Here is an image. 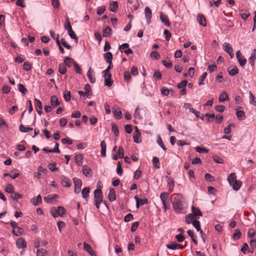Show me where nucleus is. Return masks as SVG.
Listing matches in <instances>:
<instances>
[{
    "instance_id": "nucleus-1",
    "label": "nucleus",
    "mask_w": 256,
    "mask_h": 256,
    "mask_svg": "<svg viewBox=\"0 0 256 256\" xmlns=\"http://www.w3.org/2000/svg\"><path fill=\"white\" fill-rule=\"evenodd\" d=\"M172 207L176 213H182L184 209L182 202V195L176 194H174L173 199Z\"/></svg>"
},
{
    "instance_id": "nucleus-2",
    "label": "nucleus",
    "mask_w": 256,
    "mask_h": 256,
    "mask_svg": "<svg viewBox=\"0 0 256 256\" xmlns=\"http://www.w3.org/2000/svg\"><path fill=\"white\" fill-rule=\"evenodd\" d=\"M228 181L234 190L237 191L241 187L242 182L240 180H236V174L234 172L231 173L228 176Z\"/></svg>"
},
{
    "instance_id": "nucleus-3",
    "label": "nucleus",
    "mask_w": 256,
    "mask_h": 256,
    "mask_svg": "<svg viewBox=\"0 0 256 256\" xmlns=\"http://www.w3.org/2000/svg\"><path fill=\"white\" fill-rule=\"evenodd\" d=\"M103 202L102 194L100 189H96L94 191V204L97 209L100 208V204Z\"/></svg>"
},
{
    "instance_id": "nucleus-4",
    "label": "nucleus",
    "mask_w": 256,
    "mask_h": 256,
    "mask_svg": "<svg viewBox=\"0 0 256 256\" xmlns=\"http://www.w3.org/2000/svg\"><path fill=\"white\" fill-rule=\"evenodd\" d=\"M224 50L228 53L230 57L232 58L234 57L233 49L232 46L228 42H224L223 44Z\"/></svg>"
},
{
    "instance_id": "nucleus-5",
    "label": "nucleus",
    "mask_w": 256,
    "mask_h": 256,
    "mask_svg": "<svg viewBox=\"0 0 256 256\" xmlns=\"http://www.w3.org/2000/svg\"><path fill=\"white\" fill-rule=\"evenodd\" d=\"M73 181L74 184V192L78 194L80 191L82 186V180L76 178H73Z\"/></svg>"
},
{
    "instance_id": "nucleus-6",
    "label": "nucleus",
    "mask_w": 256,
    "mask_h": 256,
    "mask_svg": "<svg viewBox=\"0 0 256 256\" xmlns=\"http://www.w3.org/2000/svg\"><path fill=\"white\" fill-rule=\"evenodd\" d=\"M16 245L18 249L26 247V242L23 238H18L16 241Z\"/></svg>"
},
{
    "instance_id": "nucleus-7",
    "label": "nucleus",
    "mask_w": 256,
    "mask_h": 256,
    "mask_svg": "<svg viewBox=\"0 0 256 256\" xmlns=\"http://www.w3.org/2000/svg\"><path fill=\"white\" fill-rule=\"evenodd\" d=\"M112 112L114 116L117 119H120L122 117V112L118 106H114L112 108Z\"/></svg>"
},
{
    "instance_id": "nucleus-8",
    "label": "nucleus",
    "mask_w": 256,
    "mask_h": 256,
    "mask_svg": "<svg viewBox=\"0 0 256 256\" xmlns=\"http://www.w3.org/2000/svg\"><path fill=\"white\" fill-rule=\"evenodd\" d=\"M169 194L168 192H164L161 193L160 195V198L162 203L167 204L170 202V198H169Z\"/></svg>"
},
{
    "instance_id": "nucleus-9",
    "label": "nucleus",
    "mask_w": 256,
    "mask_h": 256,
    "mask_svg": "<svg viewBox=\"0 0 256 256\" xmlns=\"http://www.w3.org/2000/svg\"><path fill=\"white\" fill-rule=\"evenodd\" d=\"M167 182V188L169 190L172 191L174 188V180L172 178L166 176Z\"/></svg>"
},
{
    "instance_id": "nucleus-10",
    "label": "nucleus",
    "mask_w": 256,
    "mask_h": 256,
    "mask_svg": "<svg viewBox=\"0 0 256 256\" xmlns=\"http://www.w3.org/2000/svg\"><path fill=\"white\" fill-rule=\"evenodd\" d=\"M112 75L111 74H108L103 75L104 78V82L106 86L110 87L113 84V80H111Z\"/></svg>"
},
{
    "instance_id": "nucleus-11",
    "label": "nucleus",
    "mask_w": 256,
    "mask_h": 256,
    "mask_svg": "<svg viewBox=\"0 0 256 256\" xmlns=\"http://www.w3.org/2000/svg\"><path fill=\"white\" fill-rule=\"evenodd\" d=\"M160 18L161 22L162 23H164L166 26L169 27L170 26V22L166 14H163L162 12H160Z\"/></svg>"
},
{
    "instance_id": "nucleus-12",
    "label": "nucleus",
    "mask_w": 256,
    "mask_h": 256,
    "mask_svg": "<svg viewBox=\"0 0 256 256\" xmlns=\"http://www.w3.org/2000/svg\"><path fill=\"white\" fill-rule=\"evenodd\" d=\"M197 218H199L195 217L192 214H187L185 218V220L187 224H192L194 221H196Z\"/></svg>"
},
{
    "instance_id": "nucleus-13",
    "label": "nucleus",
    "mask_w": 256,
    "mask_h": 256,
    "mask_svg": "<svg viewBox=\"0 0 256 256\" xmlns=\"http://www.w3.org/2000/svg\"><path fill=\"white\" fill-rule=\"evenodd\" d=\"M144 14L146 19V22L149 24L151 22L152 16L151 10L148 7H146L144 9Z\"/></svg>"
},
{
    "instance_id": "nucleus-14",
    "label": "nucleus",
    "mask_w": 256,
    "mask_h": 256,
    "mask_svg": "<svg viewBox=\"0 0 256 256\" xmlns=\"http://www.w3.org/2000/svg\"><path fill=\"white\" fill-rule=\"evenodd\" d=\"M196 18L200 25L203 26H206V19L203 14H198L196 16Z\"/></svg>"
},
{
    "instance_id": "nucleus-15",
    "label": "nucleus",
    "mask_w": 256,
    "mask_h": 256,
    "mask_svg": "<svg viewBox=\"0 0 256 256\" xmlns=\"http://www.w3.org/2000/svg\"><path fill=\"white\" fill-rule=\"evenodd\" d=\"M228 74L231 76H234L238 74L239 72L238 68L236 66L229 67L228 68Z\"/></svg>"
},
{
    "instance_id": "nucleus-16",
    "label": "nucleus",
    "mask_w": 256,
    "mask_h": 256,
    "mask_svg": "<svg viewBox=\"0 0 256 256\" xmlns=\"http://www.w3.org/2000/svg\"><path fill=\"white\" fill-rule=\"evenodd\" d=\"M58 198V196L56 194H49L48 196L44 197V200L47 203H51L54 201V200Z\"/></svg>"
},
{
    "instance_id": "nucleus-17",
    "label": "nucleus",
    "mask_w": 256,
    "mask_h": 256,
    "mask_svg": "<svg viewBox=\"0 0 256 256\" xmlns=\"http://www.w3.org/2000/svg\"><path fill=\"white\" fill-rule=\"evenodd\" d=\"M50 102L53 108L58 106L60 104V102L58 100V98L56 96H52L51 97Z\"/></svg>"
},
{
    "instance_id": "nucleus-18",
    "label": "nucleus",
    "mask_w": 256,
    "mask_h": 256,
    "mask_svg": "<svg viewBox=\"0 0 256 256\" xmlns=\"http://www.w3.org/2000/svg\"><path fill=\"white\" fill-rule=\"evenodd\" d=\"M60 183L64 187L70 188L71 186L70 180L64 176H62Z\"/></svg>"
},
{
    "instance_id": "nucleus-19",
    "label": "nucleus",
    "mask_w": 256,
    "mask_h": 256,
    "mask_svg": "<svg viewBox=\"0 0 256 256\" xmlns=\"http://www.w3.org/2000/svg\"><path fill=\"white\" fill-rule=\"evenodd\" d=\"M192 214L195 217L198 218V216H202V214L200 208L194 206H192Z\"/></svg>"
},
{
    "instance_id": "nucleus-20",
    "label": "nucleus",
    "mask_w": 256,
    "mask_h": 256,
    "mask_svg": "<svg viewBox=\"0 0 256 256\" xmlns=\"http://www.w3.org/2000/svg\"><path fill=\"white\" fill-rule=\"evenodd\" d=\"M84 248L85 250L88 252L90 255L92 256H96V254L94 253L92 249V248L91 246L88 244H86V242L84 244Z\"/></svg>"
},
{
    "instance_id": "nucleus-21",
    "label": "nucleus",
    "mask_w": 256,
    "mask_h": 256,
    "mask_svg": "<svg viewBox=\"0 0 256 256\" xmlns=\"http://www.w3.org/2000/svg\"><path fill=\"white\" fill-rule=\"evenodd\" d=\"M30 202L35 206L39 205L42 202V197L40 195H38L36 198H33L31 199Z\"/></svg>"
},
{
    "instance_id": "nucleus-22",
    "label": "nucleus",
    "mask_w": 256,
    "mask_h": 256,
    "mask_svg": "<svg viewBox=\"0 0 256 256\" xmlns=\"http://www.w3.org/2000/svg\"><path fill=\"white\" fill-rule=\"evenodd\" d=\"M118 8V2L116 1H112L110 4V12H115Z\"/></svg>"
},
{
    "instance_id": "nucleus-23",
    "label": "nucleus",
    "mask_w": 256,
    "mask_h": 256,
    "mask_svg": "<svg viewBox=\"0 0 256 256\" xmlns=\"http://www.w3.org/2000/svg\"><path fill=\"white\" fill-rule=\"evenodd\" d=\"M116 194L114 188L110 189L108 198L110 202H113L116 200Z\"/></svg>"
},
{
    "instance_id": "nucleus-24",
    "label": "nucleus",
    "mask_w": 256,
    "mask_h": 256,
    "mask_svg": "<svg viewBox=\"0 0 256 256\" xmlns=\"http://www.w3.org/2000/svg\"><path fill=\"white\" fill-rule=\"evenodd\" d=\"M100 147H101V154L103 157H105L106 156V144L105 141L102 140L100 142Z\"/></svg>"
},
{
    "instance_id": "nucleus-25",
    "label": "nucleus",
    "mask_w": 256,
    "mask_h": 256,
    "mask_svg": "<svg viewBox=\"0 0 256 256\" xmlns=\"http://www.w3.org/2000/svg\"><path fill=\"white\" fill-rule=\"evenodd\" d=\"M90 188L89 187H85L82 190V198L87 200V198L89 196Z\"/></svg>"
},
{
    "instance_id": "nucleus-26",
    "label": "nucleus",
    "mask_w": 256,
    "mask_h": 256,
    "mask_svg": "<svg viewBox=\"0 0 256 256\" xmlns=\"http://www.w3.org/2000/svg\"><path fill=\"white\" fill-rule=\"evenodd\" d=\"M75 62V60L69 57H66L64 60V64L66 66L68 67H70L72 64H74V62Z\"/></svg>"
},
{
    "instance_id": "nucleus-27",
    "label": "nucleus",
    "mask_w": 256,
    "mask_h": 256,
    "mask_svg": "<svg viewBox=\"0 0 256 256\" xmlns=\"http://www.w3.org/2000/svg\"><path fill=\"white\" fill-rule=\"evenodd\" d=\"M82 172L85 176H88L92 174V170L88 166L84 165L82 167Z\"/></svg>"
},
{
    "instance_id": "nucleus-28",
    "label": "nucleus",
    "mask_w": 256,
    "mask_h": 256,
    "mask_svg": "<svg viewBox=\"0 0 256 256\" xmlns=\"http://www.w3.org/2000/svg\"><path fill=\"white\" fill-rule=\"evenodd\" d=\"M219 102H223L228 100V96L225 91H223L219 96Z\"/></svg>"
},
{
    "instance_id": "nucleus-29",
    "label": "nucleus",
    "mask_w": 256,
    "mask_h": 256,
    "mask_svg": "<svg viewBox=\"0 0 256 256\" xmlns=\"http://www.w3.org/2000/svg\"><path fill=\"white\" fill-rule=\"evenodd\" d=\"M92 72L91 71V68H90L89 70L87 72V76L88 78L89 81L93 84L96 82V78L94 76H92Z\"/></svg>"
},
{
    "instance_id": "nucleus-30",
    "label": "nucleus",
    "mask_w": 256,
    "mask_h": 256,
    "mask_svg": "<svg viewBox=\"0 0 256 256\" xmlns=\"http://www.w3.org/2000/svg\"><path fill=\"white\" fill-rule=\"evenodd\" d=\"M12 234L16 236H20L24 233V230L20 227H18L15 230H12Z\"/></svg>"
},
{
    "instance_id": "nucleus-31",
    "label": "nucleus",
    "mask_w": 256,
    "mask_h": 256,
    "mask_svg": "<svg viewBox=\"0 0 256 256\" xmlns=\"http://www.w3.org/2000/svg\"><path fill=\"white\" fill-rule=\"evenodd\" d=\"M104 58L106 62H112V54L110 52H107L104 54Z\"/></svg>"
},
{
    "instance_id": "nucleus-32",
    "label": "nucleus",
    "mask_w": 256,
    "mask_h": 256,
    "mask_svg": "<svg viewBox=\"0 0 256 256\" xmlns=\"http://www.w3.org/2000/svg\"><path fill=\"white\" fill-rule=\"evenodd\" d=\"M84 158V156L82 154H77L75 156L74 160L78 164L79 166L82 165V160Z\"/></svg>"
},
{
    "instance_id": "nucleus-33",
    "label": "nucleus",
    "mask_w": 256,
    "mask_h": 256,
    "mask_svg": "<svg viewBox=\"0 0 256 256\" xmlns=\"http://www.w3.org/2000/svg\"><path fill=\"white\" fill-rule=\"evenodd\" d=\"M242 236V233L239 229L234 230V232L232 235V238L236 240L240 239Z\"/></svg>"
},
{
    "instance_id": "nucleus-34",
    "label": "nucleus",
    "mask_w": 256,
    "mask_h": 256,
    "mask_svg": "<svg viewBox=\"0 0 256 256\" xmlns=\"http://www.w3.org/2000/svg\"><path fill=\"white\" fill-rule=\"evenodd\" d=\"M102 32L104 36H108L112 34V30L109 26H106L104 28Z\"/></svg>"
},
{
    "instance_id": "nucleus-35",
    "label": "nucleus",
    "mask_w": 256,
    "mask_h": 256,
    "mask_svg": "<svg viewBox=\"0 0 256 256\" xmlns=\"http://www.w3.org/2000/svg\"><path fill=\"white\" fill-rule=\"evenodd\" d=\"M22 198V195L18 194V193H17V192H13L11 195H10V198L14 200V201H17L18 199H20Z\"/></svg>"
},
{
    "instance_id": "nucleus-36",
    "label": "nucleus",
    "mask_w": 256,
    "mask_h": 256,
    "mask_svg": "<svg viewBox=\"0 0 256 256\" xmlns=\"http://www.w3.org/2000/svg\"><path fill=\"white\" fill-rule=\"evenodd\" d=\"M58 70L60 74H64L66 72V68L64 64H60L58 65Z\"/></svg>"
},
{
    "instance_id": "nucleus-37",
    "label": "nucleus",
    "mask_w": 256,
    "mask_h": 256,
    "mask_svg": "<svg viewBox=\"0 0 256 256\" xmlns=\"http://www.w3.org/2000/svg\"><path fill=\"white\" fill-rule=\"evenodd\" d=\"M236 115L239 120H243L246 118L244 112L243 110H238L236 112Z\"/></svg>"
},
{
    "instance_id": "nucleus-38",
    "label": "nucleus",
    "mask_w": 256,
    "mask_h": 256,
    "mask_svg": "<svg viewBox=\"0 0 256 256\" xmlns=\"http://www.w3.org/2000/svg\"><path fill=\"white\" fill-rule=\"evenodd\" d=\"M240 14L241 16L242 19H243L244 20H246L250 15L249 12L246 10H240Z\"/></svg>"
},
{
    "instance_id": "nucleus-39",
    "label": "nucleus",
    "mask_w": 256,
    "mask_h": 256,
    "mask_svg": "<svg viewBox=\"0 0 256 256\" xmlns=\"http://www.w3.org/2000/svg\"><path fill=\"white\" fill-rule=\"evenodd\" d=\"M140 132H134L133 134L134 141L136 143H140L141 140L140 138Z\"/></svg>"
},
{
    "instance_id": "nucleus-40",
    "label": "nucleus",
    "mask_w": 256,
    "mask_h": 256,
    "mask_svg": "<svg viewBox=\"0 0 256 256\" xmlns=\"http://www.w3.org/2000/svg\"><path fill=\"white\" fill-rule=\"evenodd\" d=\"M5 192L7 193H10L11 194L14 192V187L10 184H8L5 188Z\"/></svg>"
},
{
    "instance_id": "nucleus-41",
    "label": "nucleus",
    "mask_w": 256,
    "mask_h": 256,
    "mask_svg": "<svg viewBox=\"0 0 256 256\" xmlns=\"http://www.w3.org/2000/svg\"><path fill=\"white\" fill-rule=\"evenodd\" d=\"M18 90L23 94H26L28 93V90L24 84H18Z\"/></svg>"
},
{
    "instance_id": "nucleus-42",
    "label": "nucleus",
    "mask_w": 256,
    "mask_h": 256,
    "mask_svg": "<svg viewBox=\"0 0 256 256\" xmlns=\"http://www.w3.org/2000/svg\"><path fill=\"white\" fill-rule=\"evenodd\" d=\"M8 128V124L2 118H0V129L7 130Z\"/></svg>"
},
{
    "instance_id": "nucleus-43",
    "label": "nucleus",
    "mask_w": 256,
    "mask_h": 256,
    "mask_svg": "<svg viewBox=\"0 0 256 256\" xmlns=\"http://www.w3.org/2000/svg\"><path fill=\"white\" fill-rule=\"evenodd\" d=\"M32 67V64L28 61L25 62L23 64V68L26 71L30 70Z\"/></svg>"
},
{
    "instance_id": "nucleus-44",
    "label": "nucleus",
    "mask_w": 256,
    "mask_h": 256,
    "mask_svg": "<svg viewBox=\"0 0 256 256\" xmlns=\"http://www.w3.org/2000/svg\"><path fill=\"white\" fill-rule=\"evenodd\" d=\"M33 129L31 128L26 127L23 124L20 126V130L23 132H28L30 131H32Z\"/></svg>"
},
{
    "instance_id": "nucleus-45",
    "label": "nucleus",
    "mask_w": 256,
    "mask_h": 256,
    "mask_svg": "<svg viewBox=\"0 0 256 256\" xmlns=\"http://www.w3.org/2000/svg\"><path fill=\"white\" fill-rule=\"evenodd\" d=\"M112 130L114 132L115 136H118V128L116 124L114 122L112 123Z\"/></svg>"
},
{
    "instance_id": "nucleus-46",
    "label": "nucleus",
    "mask_w": 256,
    "mask_h": 256,
    "mask_svg": "<svg viewBox=\"0 0 256 256\" xmlns=\"http://www.w3.org/2000/svg\"><path fill=\"white\" fill-rule=\"evenodd\" d=\"M157 142L158 145L164 150H166V148L164 144L163 143L162 138L158 135L157 138Z\"/></svg>"
},
{
    "instance_id": "nucleus-47",
    "label": "nucleus",
    "mask_w": 256,
    "mask_h": 256,
    "mask_svg": "<svg viewBox=\"0 0 256 256\" xmlns=\"http://www.w3.org/2000/svg\"><path fill=\"white\" fill-rule=\"evenodd\" d=\"M124 80L127 83H128L130 82L132 77H131L130 74L128 71H126L124 72Z\"/></svg>"
},
{
    "instance_id": "nucleus-48",
    "label": "nucleus",
    "mask_w": 256,
    "mask_h": 256,
    "mask_svg": "<svg viewBox=\"0 0 256 256\" xmlns=\"http://www.w3.org/2000/svg\"><path fill=\"white\" fill-rule=\"evenodd\" d=\"M150 56L152 58L155 60H158L160 58V55L156 51L153 50L150 52Z\"/></svg>"
},
{
    "instance_id": "nucleus-49",
    "label": "nucleus",
    "mask_w": 256,
    "mask_h": 256,
    "mask_svg": "<svg viewBox=\"0 0 256 256\" xmlns=\"http://www.w3.org/2000/svg\"><path fill=\"white\" fill-rule=\"evenodd\" d=\"M152 163L154 167L158 168H160V160L159 158L158 157H154L152 160Z\"/></svg>"
},
{
    "instance_id": "nucleus-50",
    "label": "nucleus",
    "mask_w": 256,
    "mask_h": 256,
    "mask_svg": "<svg viewBox=\"0 0 256 256\" xmlns=\"http://www.w3.org/2000/svg\"><path fill=\"white\" fill-rule=\"evenodd\" d=\"M192 224L198 232H200L202 231V230L200 228V221L196 220V221H194Z\"/></svg>"
},
{
    "instance_id": "nucleus-51",
    "label": "nucleus",
    "mask_w": 256,
    "mask_h": 256,
    "mask_svg": "<svg viewBox=\"0 0 256 256\" xmlns=\"http://www.w3.org/2000/svg\"><path fill=\"white\" fill-rule=\"evenodd\" d=\"M47 254V250L44 248H40L37 250L36 256H44Z\"/></svg>"
},
{
    "instance_id": "nucleus-52",
    "label": "nucleus",
    "mask_w": 256,
    "mask_h": 256,
    "mask_svg": "<svg viewBox=\"0 0 256 256\" xmlns=\"http://www.w3.org/2000/svg\"><path fill=\"white\" fill-rule=\"evenodd\" d=\"M122 162H118L117 164L116 172L118 175L122 176L123 172V170L122 168Z\"/></svg>"
},
{
    "instance_id": "nucleus-53",
    "label": "nucleus",
    "mask_w": 256,
    "mask_h": 256,
    "mask_svg": "<svg viewBox=\"0 0 256 256\" xmlns=\"http://www.w3.org/2000/svg\"><path fill=\"white\" fill-rule=\"evenodd\" d=\"M64 97L66 102L70 101L71 98L70 92L68 90H65L64 92Z\"/></svg>"
},
{
    "instance_id": "nucleus-54",
    "label": "nucleus",
    "mask_w": 256,
    "mask_h": 256,
    "mask_svg": "<svg viewBox=\"0 0 256 256\" xmlns=\"http://www.w3.org/2000/svg\"><path fill=\"white\" fill-rule=\"evenodd\" d=\"M64 28L68 31L72 30L70 21L68 16L66 18V23L64 24Z\"/></svg>"
},
{
    "instance_id": "nucleus-55",
    "label": "nucleus",
    "mask_w": 256,
    "mask_h": 256,
    "mask_svg": "<svg viewBox=\"0 0 256 256\" xmlns=\"http://www.w3.org/2000/svg\"><path fill=\"white\" fill-rule=\"evenodd\" d=\"M190 112H192V114H194L198 118H200L201 120H204L203 116L200 117V112L197 111L196 110L194 109L193 108H190Z\"/></svg>"
},
{
    "instance_id": "nucleus-56",
    "label": "nucleus",
    "mask_w": 256,
    "mask_h": 256,
    "mask_svg": "<svg viewBox=\"0 0 256 256\" xmlns=\"http://www.w3.org/2000/svg\"><path fill=\"white\" fill-rule=\"evenodd\" d=\"M207 75L208 74L206 72H204L202 73V75L199 78L198 85L200 86L202 84H204V83H203V81L206 79Z\"/></svg>"
},
{
    "instance_id": "nucleus-57",
    "label": "nucleus",
    "mask_w": 256,
    "mask_h": 256,
    "mask_svg": "<svg viewBox=\"0 0 256 256\" xmlns=\"http://www.w3.org/2000/svg\"><path fill=\"white\" fill-rule=\"evenodd\" d=\"M108 63L109 64L108 66V68L105 70H104L102 72V74L103 75L108 74H110V71L113 68V64H112V62H109Z\"/></svg>"
},
{
    "instance_id": "nucleus-58",
    "label": "nucleus",
    "mask_w": 256,
    "mask_h": 256,
    "mask_svg": "<svg viewBox=\"0 0 256 256\" xmlns=\"http://www.w3.org/2000/svg\"><path fill=\"white\" fill-rule=\"evenodd\" d=\"M56 210L58 216H62L65 214L66 210L63 206H59L58 207Z\"/></svg>"
},
{
    "instance_id": "nucleus-59",
    "label": "nucleus",
    "mask_w": 256,
    "mask_h": 256,
    "mask_svg": "<svg viewBox=\"0 0 256 256\" xmlns=\"http://www.w3.org/2000/svg\"><path fill=\"white\" fill-rule=\"evenodd\" d=\"M48 168L52 172H56L58 170V168L56 167V163H50L48 165Z\"/></svg>"
},
{
    "instance_id": "nucleus-60",
    "label": "nucleus",
    "mask_w": 256,
    "mask_h": 256,
    "mask_svg": "<svg viewBox=\"0 0 256 256\" xmlns=\"http://www.w3.org/2000/svg\"><path fill=\"white\" fill-rule=\"evenodd\" d=\"M188 82L186 80H182L180 82L177 84V88L179 89L185 88L187 85Z\"/></svg>"
},
{
    "instance_id": "nucleus-61",
    "label": "nucleus",
    "mask_w": 256,
    "mask_h": 256,
    "mask_svg": "<svg viewBox=\"0 0 256 256\" xmlns=\"http://www.w3.org/2000/svg\"><path fill=\"white\" fill-rule=\"evenodd\" d=\"M204 116L208 118V121L210 122H213L215 118L214 114H210L209 113H206Z\"/></svg>"
},
{
    "instance_id": "nucleus-62",
    "label": "nucleus",
    "mask_w": 256,
    "mask_h": 256,
    "mask_svg": "<svg viewBox=\"0 0 256 256\" xmlns=\"http://www.w3.org/2000/svg\"><path fill=\"white\" fill-rule=\"evenodd\" d=\"M68 32V35L70 36L72 38L75 40H76V42H77L78 40V37H77L76 35V34L75 32L72 30H70Z\"/></svg>"
},
{
    "instance_id": "nucleus-63",
    "label": "nucleus",
    "mask_w": 256,
    "mask_h": 256,
    "mask_svg": "<svg viewBox=\"0 0 256 256\" xmlns=\"http://www.w3.org/2000/svg\"><path fill=\"white\" fill-rule=\"evenodd\" d=\"M215 110L220 112H222L224 111L226 107L223 105H218L215 106Z\"/></svg>"
},
{
    "instance_id": "nucleus-64",
    "label": "nucleus",
    "mask_w": 256,
    "mask_h": 256,
    "mask_svg": "<svg viewBox=\"0 0 256 256\" xmlns=\"http://www.w3.org/2000/svg\"><path fill=\"white\" fill-rule=\"evenodd\" d=\"M240 65L242 66H244L246 62V58H244V56H241L240 58H238V60Z\"/></svg>"
}]
</instances>
